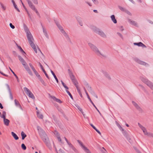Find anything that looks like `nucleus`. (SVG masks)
<instances>
[{
  "label": "nucleus",
  "instance_id": "f257e3e1",
  "mask_svg": "<svg viewBox=\"0 0 153 153\" xmlns=\"http://www.w3.org/2000/svg\"><path fill=\"white\" fill-rule=\"evenodd\" d=\"M25 30L27 34V37L29 44L34 50L35 52L37 53V50L36 46L33 43L34 39L32 34L27 27L25 28Z\"/></svg>",
  "mask_w": 153,
  "mask_h": 153
},
{
  "label": "nucleus",
  "instance_id": "f03ea898",
  "mask_svg": "<svg viewBox=\"0 0 153 153\" xmlns=\"http://www.w3.org/2000/svg\"><path fill=\"white\" fill-rule=\"evenodd\" d=\"M88 45L91 49L97 55L100 56H104L103 54L102 53L97 47L92 43H89Z\"/></svg>",
  "mask_w": 153,
  "mask_h": 153
},
{
  "label": "nucleus",
  "instance_id": "7ed1b4c3",
  "mask_svg": "<svg viewBox=\"0 0 153 153\" xmlns=\"http://www.w3.org/2000/svg\"><path fill=\"white\" fill-rule=\"evenodd\" d=\"M70 77L71 79L72 80L73 82L75 85L77 89V91L79 94L80 96H82V94L80 91V88L79 86L78 85V83L75 78L74 76V75L72 74L70 75Z\"/></svg>",
  "mask_w": 153,
  "mask_h": 153
},
{
  "label": "nucleus",
  "instance_id": "20e7f679",
  "mask_svg": "<svg viewBox=\"0 0 153 153\" xmlns=\"http://www.w3.org/2000/svg\"><path fill=\"white\" fill-rule=\"evenodd\" d=\"M27 1L29 6L33 10L35 11L36 13L37 11L35 8V6L33 4L32 2H33L34 4H37L38 3L37 0H27Z\"/></svg>",
  "mask_w": 153,
  "mask_h": 153
},
{
  "label": "nucleus",
  "instance_id": "39448f33",
  "mask_svg": "<svg viewBox=\"0 0 153 153\" xmlns=\"http://www.w3.org/2000/svg\"><path fill=\"white\" fill-rule=\"evenodd\" d=\"M141 79L143 82L146 84L151 88L153 89V83L152 82L144 77H142Z\"/></svg>",
  "mask_w": 153,
  "mask_h": 153
},
{
  "label": "nucleus",
  "instance_id": "423d86ee",
  "mask_svg": "<svg viewBox=\"0 0 153 153\" xmlns=\"http://www.w3.org/2000/svg\"><path fill=\"white\" fill-rule=\"evenodd\" d=\"M22 65H23L25 68L26 69V71H27L28 74L30 76H32L33 74L32 72L29 68L28 65H27V63L24 60L22 62Z\"/></svg>",
  "mask_w": 153,
  "mask_h": 153
},
{
  "label": "nucleus",
  "instance_id": "0eeeda50",
  "mask_svg": "<svg viewBox=\"0 0 153 153\" xmlns=\"http://www.w3.org/2000/svg\"><path fill=\"white\" fill-rule=\"evenodd\" d=\"M132 103L136 108L139 111L142 112L143 111L142 109L139 106V105L134 101H132Z\"/></svg>",
  "mask_w": 153,
  "mask_h": 153
},
{
  "label": "nucleus",
  "instance_id": "6e6552de",
  "mask_svg": "<svg viewBox=\"0 0 153 153\" xmlns=\"http://www.w3.org/2000/svg\"><path fill=\"white\" fill-rule=\"evenodd\" d=\"M24 91L25 92L27 95L29 96H33V94H32L30 91L27 88L25 87L23 88Z\"/></svg>",
  "mask_w": 153,
  "mask_h": 153
},
{
  "label": "nucleus",
  "instance_id": "1a4fd4ad",
  "mask_svg": "<svg viewBox=\"0 0 153 153\" xmlns=\"http://www.w3.org/2000/svg\"><path fill=\"white\" fill-rule=\"evenodd\" d=\"M35 75L38 78V79L39 80L40 82L44 85H45V83L44 80L42 79L41 77L39 74L38 72L37 74H36Z\"/></svg>",
  "mask_w": 153,
  "mask_h": 153
},
{
  "label": "nucleus",
  "instance_id": "9d476101",
  "mask_svg": "<svg viewBox=\"0 0 153 153\" xmlns=\"http://www.w3.org/2000/svg\"><path fill=\"white\" fill-rule=\"evenodd\" d=\"M37 128L40 136L45 133V131L40 126H37Z\"/></svg>",
  "mask_w": 153,
  "mask_h": 153
},
{
  "label": "nucleus",
  "instance_id": "9b49d317",
  "mask_svg": "<svg viewBox=\"0 0 153 153\" xmlns=\"http://www.w3.org/2000/svg\"><path fill=\"white\" fill-rule=\"evenodd\" d=\"M40 136L44 142H45L46 141L48 140H49L47 136L46 133Z\"/></svg>",
  "mask_w": 153,
  "mask_h": 153
},
{
  "label": "nucleus",
  "instance_id": "f8f14e48",
  "mask_svg": "<svg viewBox=\"0 0 153 153\" xmlns=\"http://www.w3.org/2000/svg\"><path fill=\"white\" fill-rule=\"evenodd\" d=\"M97 33L98 34H99L102 37L104 38H106V36L105 34L102 31H101L100 30H98L97 31Z\"/></svg>",
  "mask_w": 153,
  "mask_h": 153
},
{
  "label": "nucleus",
  "instance_id": "ddd939ff",
  "mask_svg": "<svg viewBox=\"0 0 153 153\" xmlns=\"http://www.w3.org/2000/svg\"><path fill=\"white\" fill-rule=\"evenodd\" d=\"M50 98L53 99L54 100L59 103L62 102L60 99L56 98L55 96H50Z\"/></svg>",
  "mask_w": 153,
  "mask_h": 153
},
{
  "label": "nucleus",
  "instance_id": "4468645a",
  "mask_svg": "<svg viewBox=\"0 0 153 153\" xmlns=\"http://www.w3.org/2000/svg\"><path fill=\"white\" fill-rule=\"evenodd\" d=\"M67 144L68 145L69 147L71 148L75 152H77V150L70 142H69Z\"/></svg>",
  "mask_w": 153,
  "mask_h": 153
},
{
  "label": "nucleus",
  "instance_id": "2eb2a0df",
  "mask_svg": "<svg viewBox=\"0 0 153 153\" xmlns=\"http://www.w3.org/2000/svg\"><path fill=\"white\" fill-rule=\"evenodd\" d=\"M39 65L40 67H41V68L42 70V71H43V72L45 74V75L46 76V77L48 79H49V77L48 76V75L47 74L46 71H45L43 67V66H42V65H41V64L40 63H39Z\"/></svg>",
  "mask_w": 153,
  "mask_h": 153
},
{
  "label": "nucleus",
  "instance_id": "dca6fc26",
  "mask_svg": "<svg viewBox=\"0 0 153 153\" xmlns=\"http://www.w3.org/2000/svg\"><path fill=\"white\" fill-rule=\"evenodd\" d=\"M102 73L104 76L108 79H111V77L109 74L107 72L103 71Z\"/></svg>",
  "mask_w": 153,
  "mask_h": 153
},
{
  "label": "nucleus",
  "instance_id": "f3484780",
  "mask_svg": "<svg viewBox=\"0 0 153 153\" xmlns=\"http://www.w3.org/2000/svg\"><path fill=\"white\" fill-rule=\"evenodd\" d=\"M29 65L30 66V68H31V69H32V70L34 72L35 74H37V73H38L37 71L35 69L34 67H33V66L32 65V64L31 63H29Z\"/></svg>",
  "mask_w": 153,
  "mask_h": 153
},
{
  "label": "nucleus",
  "instance_id": "a211bd4d",
  "mask_svg": "<svg viewBox=\"0 0 153 153\" xmlns=\"http://www.w3.org/2000/svg\"><path fill=\"white\" fill-rule=\"evenodd\" d=\"M88 97V99L89 100V101H90V102H91V104L93 105L94 107L95 108L97 109V111L99 112V114H100V115H101V113H100V111H99L97 109V108L95 106V105L94 104V103H93V102L91 100V99L90 98V96H87Z\"/></svg>",
  "mask_w": 153,
  "mask_h": 153
},
{
  "label": "nucleus",
  "instance_id": "6ab92c4d",
  "mask_svg": "<svg viewBox=\"0 0 153 153\" xmlns=\"http://www.w3.org/2000/svg\"><path fill=\"white\" fill-rule=\"evenodd\" d=\"M14 102L15 105L19 107L22 110H23V109L18 101L16 99H15Z\"/></svg>",
  "mask_w": 153,
  "mask_h": 153
},
{
  "label": "nucleus",
  "instance_id": "aec40b11",
  "mask_svg": "<svg viewBox=\"0 0 153 153\" xmlns=\"http://www.w3.org/2000/svg\"><path fill=\"white\" fill-rule=\"evenodd\" d=\"M57 26L58 28H59V30H61V32L64 34H66L65 31L63 30V28L62 27V26L59 24H57Z\"/></svg>",
  "mask_w": 153,
  "mask_h": 153
},
{
  "label": "nucleus",
  "instance_id": "412c9836",
  "mask_svg": "<svg viewBox=\"0 0 153 153\" xmlns=\"http://www.w3.org/2000/svg\"><path fill=\"white\" fill-rule=\"evenodd\" d=\"M111 19L112 21L113 22L115 23L116 24L117 23V21L116 19H115V16L114 15H112L111 16Z\"/></svg>",
  "mask_w": 153,
  "mask_h": 153
},
{
  "label": "nucleus",
  "instance_id": "4be33fe9",
  "mask_svg": "<svg viewBox=\"0 0 153 153\" xmlns=\"http://www.w3.org/2000/svg\"><path fill=\"white\" fill-rule=\"evenodd\" d=\"M11 134L15 140H17L19 139V138L17 135L13 132H11Z\"/></svg>",
  "mask_w": 153,
  "mask_h": 153
},
{
  "label": "nucleus",
  "instance_id": "5701e85b",
  "mask_svg": "<svg viewBox=\"0 0 153 153\" xmlns=\"http://www.w3.org/2000/svg\"><path fill=\"white\" fill-rule=\"evenodd\" d=\"M91 126L94 128L98 134H99L100 135H101V133L100 132V131L98 130L95 126H94L92 124H90Z\"/></svg>",
  "mask_w": 153,
  "mask_h": 153
},
{
  "label": "nucleus",
  "instance_id": "b1692460",
  "mask_svg": "<svg viewBox=\"0 0 153 153\" xmlns=\"http://www.w3.org/2000/svg\"><path fill=\"white\" fill-rule=\"evenodd\" d=\"M4 125L6 126H8L10 123V120L8 119H6L3 120Z\"/></svg>",
  "mask_w": 153,
  "mask_h": 153
},
{
  "label": "nucleus",
  "instance_id": "393cba45",
  "mask_svg": "<svg viewBox=\"0 0 153 153\" xmlns=\"http://www.w3.org/2000/svg\"><path fill=\"white\" fill-rule=\"evenodd\" d=\"M21 135L22 136V140H24L27 137L26 134L23 131L21 132Z\"/></svg>",
  "mask_w": 153,
  "mask_h": 153
},
{
  "label": "nucleus",
  "instance_id": "a878e982",
  "mask_svg": "<svg viewBox=\"0 0 153 153\" xmlns=\"http://www.w3.org/2000/svg\"><path fill=\"white\" fill-rule=\"evenodd\" d=\"M129 23L131 24L132 25H134L136 26H137L138 25L137 24V22L134 21L129 20Z\"/></svg>",
  "mask_w": 153,
  "mask_h": 153
},
{
  "label": "nucleus",
  "instance_id": "bb28decb",
  "mask_svg": "<svg viewBox=\"0 0 153 153\" xmlns=\"http://www.w3.org/2000/svg\"><path fill=\"white\" fill-rule=\"evenodd\" d=\"M51 74H52L53 75V77H54V78L55 79V80H56L57 83H58L59 82L58 79L56 77V76L55 75V74H54V73L53 72V71H52L51 70Z\"/></svg>",
  "mask_w": 153,
  "mask_h": 153
},
{
  "label": "nucleus",
  "instance_id": "cd10ccee",
  "mask_svg": "<svg viewBox=\"0 0 153 153\" xmlns=\"http://www.w3.org/2000/svg\"><path fill=\"white\" fill-rule=\"evenodd\" d=\"M75 105L76 106V107L79 110V111L81 112L83 114V115H84V114H83V111L82 110L81 108H80V107L77 104H76Z\"/></svg>",
  "mask_w": 153,
  "mask_h": 153
},
{
  "label": "nucleus",
  "instance_id": "c85d7f7f",
  "mask_svg": "<svg viewBox=\"0 0 153 153\" xmlns=\"http://www.w3.org/2000/svg\"><path fill=\"white\" fill-rule=\"evenodd\" d=\"M25 97L27 99L28 102H30L29 99H33L34 100L35 99V96H28V98L27 97V96H25Z\"/></svg>",
  "mask_w": 153,
  "mask_h": 153
},
{
  "label": "nucleus",
  "instance_id": "c756f323",
  "mask_svg": "<svg viewBox=\"0 0 153 153\" xmlns=\"http://www.w3.org/2000/svg\"><path fill=\"white\" fill-rule=\"evenodd\" d=\"M37 114L38 118L40 119H42L43 116L42 114H40L38 111L37 112Z\"/></svg>",
  "mask_w": 153,
  "mask_h": 153
},
{
  "label": "nucleus",
  "instance_id": "7c9ffc66",
  "mask_svg": "<svg viewBox=\"0 0 153 153\" xmlns=\"http://www.w3.org/2000/svg\"><path fill=\"white\" fill-rule=\"evenodd\" d=\"M45 144L47 146H48L49 148L50 149H51V147L50 146V144L49 142V141L47 140L45 142H44Z\"/></svg>",
  "mask_w": 153,
  "mask_h": 153
},
{
  "label": "nucleus",
  "instance_id": "2f4dec72",
  "mask_svg": "<svg viewBox=\"0 0 153 153\" xmlns=\"http://www.w3.org/2000/svg\"><path fill=\"white\" fill-rule=\"evenodd\" d=\"M77 142L79 143V145L81 146L83 149L84 147H85L83 144V143L79 140H77Z\"/></svg>",
  "mask_w": 153,
  "mask_h": 153
},
{
  "label": "nucleus",
  "instance_id": "473e14b6",
  "mask_svg": "<svg viewBox=\"0 0 153 153\" xmlns=\"http://www.w3.org/2000/svg\"><path fill=\"white\" fill-rule=\"evenodd\" d=\"M22 6H23L25 10L27 12L28 15L29 16H30V13H29L28 11L27 10V9L26 8V7H25V5L23 4V3L22 2Z\"/></svg>",
  "mask_w": 153,
  "mask_h": 153
},
{
  "label": "nucleus",
  "instance_id": "72a5a7b5",
  "mask_svg": "<svg viewBox=\"0 0 153 153\" xmlns=\"http://www.w3.org/2000/svg\"><path fill=\"white\" fill-rule=\"evenodd\" d=\"M83 149L86 153H91L90 151L86 147H84Z\"/></svg>",
  "mask_w": 153,
  "mask_h": 153
},
{
  "label": "nucleus",
  "instance_id": "f704fd0d",
  "mask_svg": "<svg viewBox=\"0 0 153 153\" xmlns=\"http://www.w3.org/2000/svg\"><path fill=\"white\" fill-rule=\"evenodd\" d=\"M138 62L139 64L143 65H147L146 63L141 61H139Z\"/></svg>",
  "mask_w": 153,
  "mask_h": 153
},
{
  "label": "nucleus",
  "instance_id": "c9c22d12",
  "mask_svg": "<svg viewBox=\"0 0 153 153\" xmlns=\"http://www.w3.org/2000/svg\"><path fill=\"white\" fill-rule=\"evenodd\" d=\"M85 87L87 88L88 90H90L91 89V87L89 86V85L87 83H86L85 84Z\"/></svg>",
  "mask_w": 153,
  "mask_h": 153
},
{
  "label": "nucleus",
  "instance_id": "e433bc0d",
  "mask_svg": "<svg viewBox=\"0 0 153 153\" xmlns=\"http://www.w3.org/2000/svg\"><path fill=\"white\" fill-rule=\"evenodd\" d=\"M142 130L143 131V132H144V134L145 135H148L149 133H148L147 132L146 130V128H144V129H142Z\"/></svg>",
  "mask_w": 153,
  "mask_h": 153
},
{
  "label": "nucleus",
  "instance_id": "4c0bfd02",
  "mask_svg": "<svg viewBox=\"0 0 153 153\" xmlns=\"http://www.w3.org/2000/svg\"><path fill=\"white\" fill-rule=\"evenodd\" d=\"M9 68L10 69V71H11V72L13 74V75L16 77V78L18 80V76H17V75L16 74L14 73V72L13 71V70L11 69V68L10 67H9Z\"/></svg>",
  "mask_w": 153,
  "mask_h": 153
},
{
  "label": "nucleus",
  "instance_id": "58836bf2",
  "mask_svg": "<svg viewBox=\"0 0 153 153\" xmlns=\"http://www.w3.org/2000/svg\"><path fill=\"white\" fill-rule=\"evenodd\" d=\"M21 147L22 149L25 150L26 149V147L24 144L22 143L21 145Z\"/></svg>",
  "mask_w": 153,
  "mask_h": 153
},
{
  "label": "nucleus",
  "instance_id": "ea45409f",
  "mask_svg": "<svg viewBox=\"0 0 153 153\" xmlns=\"http://www.w3.org/2000/svg\"><path fill=\"white\" fill-rule=\"evenodd\" d=\"M142 42H139V43H134V45H137L139 46H141V45H142Z\"/></svg>",
  "mask_w": 153,
  "mask_h": 153
},
{
  "label": "nucleus",
  "instance_id": "a19ab883",
  "mask_svg": "<svg viewBox=\"0 0 153 153\" xmlns=\"http://www.w3.org/2000/svg\"><path fill=\"white\" fill-rule=\"evenodd\" d=\"M18 48L20 50V51L22 52L23 53V54L24 55V54H25V52L22 49V48L20 46H18Z\"/></svg>",
  "mask_w": 153,
  "mask_h": 153
},
{
  "label": "nucleus",
  "instance_id": "79ce46f5",
  "mask_svg": "<svg viewBox=\"0 0 153 153\" xmlns=\"http://www.w3.org/2000/svg\"><path fill=\"white\" fill-rule=\"evenodd\" d=\"M52 117L53 119V120L56 122H57V119L56 117L53 114L52 115Z\"/></svg>",
  "mask_w": 153,
  "mask_h": 153
},
{
  "label": "nucleus",
  "instance_id": "37998d69",
  "mask_svg": "<svg viewBox=\"0 0 153 153\" xmlns=\"http://www.w3.org/2000/svg\"><path fill=\"white\" fill-rule=\"evenodd\" d=\"M1 8L4 11L6 9V7L3 4H1Z\"/></svg>",
  "mask_w": 153,
  "mask_h": 153
},
{
  "label": "nucleus",
  "instance_id": "c03bdc74",
  "mask_svg": "<svg viewBox=\"0 0 153 153\" xmlns=\"http://www.w3.org/2000/svg\"><path fill=\"white\" fill-rule=\"evenodd\" d=\"M138 125L139 126V127L142 130V129H144V128H145L141 124H140L139 123H138Z\"/></svg>",
  "mask_w": 153,
  "mask_h": 153
},
{
  "label": "nucleus",
  "instance_id": "a18cd8bd",
  "mask_svg": "<svg viewBox=\"0 0 153 153\" xmlns=\"http://www.w3.org/2000/svg\"><path fill=\"white\" fill-rule=\"evenodd\" d=\"M15 9L18 12H19L20 11L18 8L17 7V6L16 4H14V5H13Z\"/></svg>",
  "mask_w": 153,
  "mask_h": 153
},
{
  "label": "nucleus",
  "instance_id": "49530a36",
  "mask_svg": "<svg viewBox=\"0 0 153 153\" xmlns=\"http://www.w3.org/2000/svg\"><path fill=\"white\" fill-rule=\"evenodd\" d=\"M102 149L101 150V151L102 152V153H106V150L103 147L102 148Z\"/></svg>",
  "mask_w": 153,
  "mask_h": 153
},
{
  "label": "nucleus",
  "instance_id": "de8ad7c7",
  "mask_svg": "<svg viewBox=\"0 0 153 153\" xmlns=\"http://www.w3.org/2000/svg\"><path fill=\"white\" fill-rule=\"evenodd\" d=\"M57 138L58 139V140L61 142V143H62V140L61 139V138H60V137H59V135H57Z\"/></svg>",
  "mask_w": 153,
  "mask_h": 153
},
{
  "label": "nucleus",
  "instance_id": "09e8293b",
  "mask_svg": "<svg viewBox=\"0 0 153 153\" xmlns=\"http://www.w3.org/2000/svg\"><path fill=\"white\" fill-rule=\"evenodd\" d=\"M147 136L149 137H153V134L152 133H149Z\"/></svg>",
  "mask_w": 153,
  "mask_h": 153
},
{
  "label": "nucleus",
  "instance_id": "8fccbe9b",
  "mask_svg": "<svg viewBox=\"0 0 153 153\" xmlns=\"http://www.w3.org/2000/svg\"><path fill=\"white\" fill-rule=\"evenodd\" d=\"M54 134L56 135L57 137V135H59L58 132L56 131H55L54 132Z\"/></svg>",
  "mask_w": 153,
  "mask_h": 153
},
{
  "label": "nucleus",
  "instance_id": "3c124183",
  "mask_svg": "<svg viewBox=\"0 0 153 153\" xmlns=\"http://www.w3.org/2000/svg\"><path fill=\"white\" fill-rule=\"evenodd\" d=\"M10 27L12 29H13L15 28V26L13 25L11 23L10 24Z\"/></svg>",
  "mask_w": 153,
  "mask_h": 153
},
{
  "label": "nucleus",
  "instance_id": "603ef678",
  "mask_svg": "<svg viewBox=\"0 0 153 153\" xmlns=\"http://www.w3.org/2000/svg\"><path fill=\"white\" fill-rule=\"evenodd\" d=\"M94 3L95 4H97L98 3L97 0H92Z\"/></svg>",
  "mask_w": 153,
  "mask_h": 153
},
{
  "label": "nucleus",
  "instance_id": "864d4df0",
  "mask_svg": "<svg viewBox=\"0 0 153 153\" xmlns=\"http://www.w3.org/2000/svg\"><path fill=\"white\" fill-rule=\"evenodd\" d=\"M19 60L21 62L24 61V59L21 57L19 56Z\"/></svg>",
  "mask_w": 153,
  "mask_h": 153
},
{
  "label": "nucleus",
  "instance_id": "5fc2aeb1",
  "mask_svg": "<svg viewBox=\"0 0 153 153\" xmlns=\"http://www.w3.org/2000/svg\"><path fill=\"white\" fill-rule=\"evenodd\" d=\"M6 115H2V116H1V117L3 119V120L6 119Z\"/></svg>",
  "mask_w": 153,
  "mask_h": 153
},
{
  "label": "nucleus",
  "instance_id": "6e6d98bb",
  "mask_svg": "<svg viewBox=\"0 0 153 153\" xmlns=\"http://www.w3.org/2000/svg\"><path fill=\"white\" fill-rule=\"evenodd\" d=\"M63 86L65 88L66 90H68V87L66 86L65 84L63 85Z\"/></svg>",
  "mask_w": 153,
  "mask_h": 153
},
{
  "label": "nucleus",
  "instance_id": "4d7b16f0",
  "mask_svg": "<svg viewBox=\"0 0 153 153\" xmlns=\"http://www.w3.org/2000/svg\"><path fill=\"white\" fill-rule=\"evenodd\" d=\"M119 8L121 10H122V11L124 10V9L123 7H120V6H119Z\"/></svg>",
  "mask_w": 153,
  "mask_h": 153
},
{
  "label": "nucleus",
  "instance_id": "13d9d810",
  "mask_svg": "<svg viewBox=\"0 0 153 153\" xmlns=\"http://www.w3.org/2000/svg\"><path fill=\"white\" fill-rule=\"evenodd\" d=\"M117 34L121 38H123L122 35L120 33H117Z\"/></svg>",
  "mask_w": 153,
  "mask_h": 153
},
{
  "label": "nucleus",
  "instance_id": "bf43d9fd",
  "mask_svg": "<svg viewBox=\"0 0 153 153\" xmlns=\"http://www.w3.org/2000/svg\"><path fill=\"white\" fill-rule=\"evenodd\" d=\"M124 135L125 137H127V136H128V135H127V134L126 133V131H125L124 132Z\"/></svg>",
  "mask_w": 153,
  "mask_h": 153
},
{
  "label": "nucleus",
  "instance_id": "052dcab7",
  "mask_svg": "<svg viewBox=\"0 0 153 153\" xmlns=\"http://www.w3.org/2000/svg\"><path fill=\"white\" fill-rule=\"evenodd\" d=\"M66 91L67 92V93L69 95V96H72L71 94V93H70V92L67 90Z\"/></svg>",
  "mask_w": 153,
  "mask_h": 153
},
{
  "label": "nucleus",
  "instance_id": "680f3d73",
  "mask_svg": "<svg viewBox=\"0 0 153 153\" xmlns=\"http://www.w3.org/2000/svg\"><path fill=\"white\" fill-rule=\"evenodd\" d=\"M141 45V47H142L143 48H146V46L142 43V45Z\"/></svg>",
  "mask_w": 153,
  "mask_h": 153
},
{
  "label": "nucleus",
  "instance_id": "e2e57ef3",
  "mask_svg": "<svg viewBox=\"0 0 153 153\" xmlns=\"http://www.w3.org/2000/svg\"><path fill=\"white\" fill-rule=\"evenodd\" d=\"M0 108L1 109H2L3 108V106L1 103L0 102Z\"/></svg>",
  "mask_w": 153,
  "mask_h": 153
},
{
  "label": "nucleus",
  "instance_id": "0e129e2a",
  "mask_svg": "<svg viewBox=\"0 0 153 153\" xmlns=\"http://www.w3.org/2000/svg\"><path fill=\"white\" fill-rule=\"evenodd\" d=\"M64 138L65 140V141H66L67 143H68L69 142L68 141V140L65 137H64Z\"/></svg>",
  "mask_w": 153,
  "mask_h": 153
},
{
  "label": "nucleus",
  "instance_id": "69168bd1",
  "mask_svg": "<svg viewBox=\"0 0 153 153\" xmlns=\"http://www.w3.org/2000/svg\"><path fill=\"white\" fill-rule=\"evenodd\" d=\"M2 115H6V112L5 111H3Z\"/></svg>",
  "mask_w": 153,
  "mask_h": 153
},
{
  "label": "nucleus",
  "instance_id": "338daca9",
  "mask_svg": "<svg viewBox=\"0 0 153 153\" xmlns=\"http://www.w3.org/2000/svg\"><path fill=\"white\" fill-rule=\"evenodd\" d=\"M0 73H1L2 75H3L4 76H7V75L3 74L2 72H0Z\"/></svg>",
  "mask_w": 153,
  "mask_h": 153
},
{
  "label": "nucleus",
  "instance_id": "774afa93",
  "mask_svg": "<svg viewBox=\"0 0 153 153\" xmlns=\"http://www.w3.org/2000/svg\"><path fill=\"white\" fill-rule=\"evenodd\" d=\"M79 24L81 26H82L83 25V23L82 22H79Z\"/></svg>",
  "mask_w": 153,
  "mask_h": 153
}]
</instances>
